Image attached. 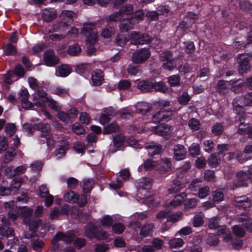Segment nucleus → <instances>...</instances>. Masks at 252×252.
I'll return each instance as SVG.
<instances>
[{
	"mask_svg": "<svg viewBox=\"0 0 252 252\" xmlns=\"http://www.w3.org/2000/svg\"><path fill=\"white\" fill-rule=\"evenodd\" d=\"M239 222L242 224L234 225L232 228L233 234L238 237H243L246 233V228L248 231L252 232V219L248 217L240 218Z\"/></svg>",
	"mask_w": 252,
	"mask_h": 252,
	"instance_id": "nucleus-2",
	"label": "nucleus"
},
{
	"mask_svg": "<svg viewBox=\"0 0 252 252\" xmlns=\"http://www.w3.org/2000/svg\"><path fill=\"white\" fill-rule=\"evenodd\" d=\"M201 181L198 179L193 180L189 186V188L192 191H197L201 187Z\"/></svg>",
	"mask_w": 252,
	"mask_h": 252,
	"instance_id": "nucleus-46",
	"label": "nucleus"
},
{
	"mask_svg": "<svg viewBox=\"0 0 252 252\" xmlns=\"http://www.w3.org/2000/svg\"><path fill=\"white\" fill-rule=\"evenodd\" d=\"M239 6L241 9L244 10H251L252 9V4L249 1L245 0L239 1Z\"/></svg>",
	"mask_w": 252,
	"mask_h": 252,
	"instance_id": "nucleus-64",
	"label": "nucleus"
},
{
	"mask_svg": "<svg viewBox=\"0 0 252 252\" xmlns=\"http://www.w3.org/2000/svg\"><path fill=\"white\" fill-rule=\"evenodd\" d=\"M93 85L99 86L102 84L103 81V75L100 69H96L92 74Z\"/></svg>",
	"mask_w": 252,
	"mask_h": 252,
	"instance_id": "nucleus-23",
	"label": "nucleus"
},
{
	"mask_svg": "<svg viewBox=\"0 0 252 252\" xmlns=\"http://www.w3.org/2000/svg\"><path fill=\"white\" fill-rule=\"evenodd\" d=\"M74 238L75 235L73 232L71 231H68L66 233L59 232L56 234L52 242L53 243H55L56 241L61 240L65 242V243H69L72 242Z\"/></svg>",
	"mask_w": 252,
	"mask_h": 252,
	"instance_id": "nucleus-12",
	"label": "nucleus"
},
{
	"mask_svg": "<svg viewBox=\"0 0 252 252\" xmlns=\"http://www.w3.org/2000/svg\"><path fill=\"white\" fill-rule=\"evenodd\" d=\"M119 126L116 123H112L106 126L104 129L105 133H110L117 131L119 129Z\"/></svg>",
	"mask_w": 252,
	"mask_h": 252,
	"instance_id": "nucleus-52",
	"label": "nucleus"
},
{
	"mask_svg": "<svg viewBox=\"0 0 252 252\" xmlns=\"http://www.w3.org/2000/svg\"><path fill=\"white\" fill-rule=\"evenodd\" d=\"M203 219L200 215H195L192 220V224L194 227H199L203 224Z\"/></svg>",
	"mask_w": 252,
	"mask_h": 252,
	"instance_id": "nucleus-53",
	"label": "nucleus"
},
{
	"mask_svg": "<svg viewBox=\"0 0 252 252\" xmlns=\"http://www.w3.org/2000/svg\"><path fill=\"white\" fill-rule=\"evenodd\" d=\"M189 154L191 157H196L200 154V146L198 144L193 143L189 148Z\"/></svg>",
	"mask_w": 252,
	"mask_h": 252,
	"instance_id": "nucleus-40",
	"label": "nucleus"
},
{
	"mask_svg": "<svg viewBox=\"0 0 252 252\" xmlns=\"http://www.w3.org/2000/svg\"><path fill=\"white\" fill-rule=\"evenodd\" d=\"M19 99L21 102L22 106L24 109H28L33 106V103L28 100L30 94L26 89H22L19 93Z\"/></svg>",
	"mask_w": 252,
	"mask_h": 252,
	"instance_id": "nucleus-13",
	"label": "nucleus"
},
{
	"mask_svg": "<svg viewBox=\"0 0 252 252\" xmlns=\"http://www.w3.org/2000/svg\"><path fill=\"white\" fill-rule=\"evenodd\" d=\"M46 102L48 103L49 106L56 111H60L62 106L56 101L52 98H49Z\"/></svg>",
	"mask_w": 252,
	"mask_h": 252,
	"instance_id": "nucleus-56",
	"label": "nucleus"
},
{
	"mask_svg": "<svg viewBox=\"0 0 252 252\" xmlns=\"http://www.w3.org/2000/svg\"><path fill=\"white\" fill-rule=\"evenodd\" d=\"M208 162L210 166L215 167L220 163V159L216 154H213L208 158Z\"/></svg>",
	"mask_w": 252,
	"mask_h": 252,
	"instance_id": "nucleus-42",
	"label": "nucleus"
},
{
	"mask_svg": "<svg viewBox=\"0 0 252 252\" xmlns=\"http://www.w3.org/2000/svg\"><path fill=\"white\" fill-rule=\"evenodd\" d=\"M154 228L153 223H147L141 228L140 235L143 237L149 236L152 234Z\"/></svg>",
	"mask_w": 252,
	"mask_h": 252,
	"instance_id": "nucleus-27",
	"label": "nucleus"
},
{
	"mask_svg": "<svg viewBox=\"0 0 252 252\" xmlns=\"http://www.w3.org/2000/svg\"><path fill=\"white\" fill-rule=\"evenodd\" d=\"M57 13L55 10L45 9L42 13V18L46 22H50L57 17Z\"/></svg>",
	"mask_w": 252,
	"mask_h": 252,
	"instance_id": "nucleus-28",
	"label": "nucleus"
},
{
	"mask_svg": "<svg viewBox=\"0 0 252 252\" xmlns=\"http://www.w3.org/2000/svg\"><path fill=\"white\" fill-rule=\"evenodd\" d=\"M145 149L147 150L150 156H153L161 153L162 146L159 144L151 142L146 144Z\"/></svg>",
	"mask_w": 252,
	"mask_h": 252,
	"instance_id": "nucleus-15",
	"label": "nucleus"
},
{
	"mask_svg": "<svg viewBox=\"0 0 252 252\" xmlns=\"http://www.w3.org/2000/svg\"><path fill=\"white\" fill-rule=\"evenodd\" d=\"M22 178L14 179L12 180L10 187L11 191H16L20 188L22 184Z\"/></svg>",
	"mask_w": 252,
	"mask_h": 252,
	"instance_id": "nucleus-51",
	"label": "nucleus"
},
{
	"mask_svg": "<svg viewBox=\"0 0 252 252\" xmlns=\"http://www.w3.org/2000/svg\"><path fill=\"white\" fill-rule=\"evenodd\" d=\"M173 117L172 111L166 109H161L153 116L152 121L155 123H159L161 122H168Z\"/></svg>",
	"mask_w": 252,
	"mask_h": 252,
	"instance_id": "nucleus-5",
	"label": "nucleus"
},
{
	"mask_svg": "<svg viewBox=\"0 0 252 252\" xmlns=\"http://www.w3.org/2000/svg\"><path fill=\"white\" fill-rule=\"evenodd\" d=\"M186 197V194L184 192L174 195V206L182 204Z\"/></svg>",
	"mask_w": 252,
	"mask_h": 252,
	"instance_id": "nucleus-55",
	"label": "nucleus"
},
{
	"mask_svg": "<svg viewBox=\"0 0 252 252\" xmlns=\"http://www.w3.org/2000/svg\"><path fill=\"white\" fill-rule=\"evenodd\" d=\"M140 32L136 31H132L129 34V38L131 43L134 45H139L140 42Z\"/></svg>",
	"mask_w": 252,
	"mask_h": 252,
	"instance_id": "nucleus-38",
	"label": "nucleus"
},
{
	"mask_svg": "<svg viewBox=\"0 0 252 252\" xmlns=\"http://www.w3.org/2000/svg\"><path fill=\"white\" fill-rule=\"evenodd\" d=\"M197 195L200 199H203L207 197L210 193V189L208 186L201 187L198 190Z\"/></svg>",
	"mask_w": 252,
	"mask_h": 252,
	"instance_id": "nucleus-47",
	"label": "nucleus"
},
{
	"mask_svg": "<svg viewBox=\"0 0 252 252\" xmlns=\"http://www.w3.org/2000/svg\"><path fill=\"white\" fill-rule=\"evenodd\" d=\"M126 139V137L123 134L116 135L113 138V142L114 147L116 148H120L123 145Z\"/></svg>",
	"mask_w": 252,
	"mask_h": 252,
	"instance_id": "nucleus-30",
	"label": "nucleus"
},
{
	"mask_svg": "<svg viewBox=\"0 0 252 252\" xmlns=\"http://www.w3.org/2000/svg\"><path fill=\"white\" fill-rule=\"evenodd\" d=\"M95 28V24L94 23H85L82 28L81 33L86 36H88L92 31Z\"/></svg>",
	"mask_w": 252,
	"mask_h": 252,
	"instance_id": "nucleus-36",
	"label": "nucleus"
},
{
	"mask_svg": "<svg viewBox=\"0 0 252 252\" xmlns=\"http://www.w3.org/2000/svg\"><path fill=\"white\" fill-rule=\"evenodd\" d=\"M78 114V111L75 108H71L66 112L60 111L58 113V118L63 122L75 119Z\"/></svg>",
	"mask_w": 252,
	"mask_h": 252,
	"instance_id": "nucleus-9",
	"label": "nucleus"
},
{
	"mask_svg": "<svg viewBox=\"0 0 252 252\" xmlns=\"http://www.w3.org/2000/svg\"><path fill=\"white\" fill-rule=\"evenodd\" d=\"M64 197L65 201L71 203L76 202L78 198L77 195L73 191L66 192L64 195Z\"/></svg>",
	"mask_w": 252,
	"mask_h": 252,
	"instance_id": "nucleus-43",
	"label": "nucleus"
},
{
	"mask_svg": "<svg viewBox=\"0 0 252 252\" xmlns=\"http://www.w3.org/2000/svg\"><path fill=\"white\" fill-rule=\"evenodd\" d=\"M137 88L144 92H149L153 90V83L147 81L139 82L137 84Z\"/></svg>",
	"mask_w": 252,
	"mask_h": 252,
	"instance_id": "nucleus-29",
	"label": "nucleus"
},
{
	"mask_svg": "<svg viewBox=\"0 0 252 252\" xmlns=\"http://www.w3.org/2000/svg\"><path fill=\"white\" fill-rule=\"evenodd\" d=\"M187 152L182 145H177L174 147V159L177 160L184 159L186 157Z\"/></svg>",
	"mask_w": 252,
	"mask_h": 252,
	"instance_id": "nucleus-24",
	"label": "nucleus"
},
{
	"mask_svg": "<svg viewBox=\"0 0 252 252\" xmlns=\"http://www.w3.org/2000/svg\"><path fill=\"white\" fill-rule=\"evenodd\" d=\"M172 126L166 125L155 126L153 130L156 134L161 135L164 138L168 139L172 136Z\"/></svg>",
	"mask_w": 252,
	"mask_h": 252,
	"instance_id": "nucleus-10",
	"label": "nucleus"
},
{
	"mask_svg": "<svg viewBox=\"0 0 252 252\" xmlns=\"http://www.w3.org/2000/svg\"><path fill=\"white\" fill-rule=\"evenodd\" d=\"M8 182L5 180H3L0 185V195H9L12 191L10 187H8Z\"/></svg>",
	"mask_w": 252,
	"mask_h": 252,
	"instance_id": "nucleus-34",
	"label": "nucleus"
},
{
	"mask_svg": "<svg viewBox=\"0 0 252 252\" xmlns=\"http://www.w3.org/2000/svg\"><path fill=\"white\" fill-rule=\"evenodd\" d=\"M125 227L122 224L120 223H116L112 226L113 231L116 234H121L125 230Z\"/></svg>",
	"mask_w": 252,
	"mask_h": 252,
	"instance_id": "nucleus-63",
	"label": "nucleus"
},
{
	"mask_svg": "<svg viewBox=\"0 0 252 252\" xmlns=\"http://www.w3.org/2000/svg\"><path fill=\"white\" fill-rule=\"evenodd\" d=\"M16 153L13 148H10L5 153L3 157V162L5 163H9L13 160L16 156Z\"/></svg>",
	"mask_w": 252,
	"mask_h": 252,
	"instance_id": "nucleus-32",
	"label": "nucleus"
},
{
	"mask_svg": "<svg viewBox=\"0 0 252 252\" xmlns=\"http://www.w3.org/2000/svg\"><path fill=\"white\" fill-rule=\"evenodd\" d=\"M145 17V14L142 10L135 11L132 15L131 19L135 20L137 22L143 21Z\"/></svg>",
	"mask_w": 252,
	"mask_h": 252,
	"instance_id": "nucleus-48",
	"label": "nucleus"
},
{
	"mask_svg": "<svg viewBox=\"0 0 252 252\" xmlns=\"http://www.w3.org/2000/svg\"><path fill=\"white\" fill-rule=\"evenodd\" d=\"M36 129L41 132L40 137L42 138L40 139L41 143H44L46 141L49 148H52L55 144V140L50 132L51 126L49 124L38 123L35 125Z\"/></svg>",
	"mask_w": 252,
	"mask_h": 252,
	"instance_id": "nucleus-1",
	"label": "nucleus"
},
{
	"mask_svg": "<svg viewBox=\"0 0 252 252\" xmlns=\"http://www.w3.org/2000/svg\"><path fill=\"white\" fill-rule=\"evenodd\" d=\"M133 27L134 23L131 18L123 21L120 25V28L122 32H127L133 29Z\"/></svg>",
	"mask_w": 252,
	"mask_h": 252,
	"instance_id": "nucleus-31",
	"label": "nucleus"
},
{
	"mask_svg": "<svg viewBox=\"0 0 252 252\" xmlns=\"http://www.w3.org/2000/svg\"><path fill=\"white\" fill-rule=\"evenodd\" d=\"M133 11V8L131 4H126V5L122 6L121 7L120 11L123 16V15H128L132 13Z\"/></svg>",
	"mask_w": 252,
	"mask_h": 252,
	"instance_id": "nucleus-50",
	"label": "nucleus"
},
{
	"mask_svg": "<svg viewBox=\"0 0 252 252\" xmlns=\"http://www.w3.org/2000/svg\"><path fill=\"white\" fill-rule=\"evenodd\" d=\"M128 41L126 34L119 33L116 37L115 41L117 45L121 47L124 46Z\"/></svg>",
	"mask_w": 252,
	"mask_h": 252,
	"instance_id": "nucleus-39",
	"label": "nucleus"
},
{
	"mask_svg": "<svg viewBox=\"0 0 252 252\" xmlns=\"http://www.w3.org/2000/svg\"><path fill=\"white\" fill-rule=\"evenodd\" d=\"M239 101L240 103L243 104L245 106H252V92L247 93L243 98H234L232 103L234 109L236 110L237 108L240 110L242 109L240 104L238 103Z\"/></svg>",
	"mask_w": 252,
	"mask_h": 252,
	"instance_id": "nucleus-8",
	"label": "nucleus"
},
{
	"mask_svg": "<svg viewBox=\"0 0 252 252\" xmlns=\"http://www.w3.org/2000/svg\"><path fill=\"white\" fill-rule=\"evenodd\" d=\"M234 205L237 207L244 209L249 208L251 205V202L246 196L236 197L233 202Z\"/></svg>",
	"mask_w": 252,
	"mask_h": 252,
	"instance_id": "nucleus-16",
	"label": "nucleus"
},
{
	"mask_svg": "<svg viewBox=\"0 0 252 252\" xmlns=\"http://www.w3.org/2000/svg\"><path fill=\"white\" fill-rule=\"evenodd\" d=\"M150 56L148 49L143 48L134 52L132 56V62L135 63H141L146 61Z\"/></svg>",
	"mask_w": 252,
	"mask_h": 252,
	"instance_id": "nucleus-7",
	"label": "nucleus"
},
{
	"mask_svg": "<svg viewBox=\"0 0 252 252\" xmlns=\"http://www.w3.org/2000/svg\"><path fill=\"white\" fill-rule=\"evenodd\" d=\"M56 75L60 77H66L72 70V68L67 64H62L58 66L56 69Z\"/></svg>",
	"mask_w": 252,
	"mask_h": 252,
	"instance_id": "nucleus-20",
	"label": "nucleus"
},
{
	"mask_svg": "<svg viewBox=\"0 0 252 252\" xmlns=\"http://www.w3.org/2000/svg\"><path fill=\"white\" fill-rule=\"evenodd\" d=\"M54 94L62 97H65L69 95L68 90L60 87L55 89Z\"/></svg>",
	"mask_w": 252,
	"mask_h": 252,
	"instance_id": "nucleus-58",
	"label": "nucleus"
},
{
	"mask_svg": "<svg viewBox=\"0 0 252 252\" xmlns=\"http://www.w3.org/2000/svg\"><path fill=\"white\" fill-rule=\"evenodd\" d=\"M75 15L74 13L72 11L63 10L60 15V19L70 23L72 21V18Z\"/></svg>",
	"mask_w": 252,
	"mask_h": 252,
	"instance_id": "nucleus-33",
	"label": "nucleus"
},
{
	"mask_svg": "<svg viewBox=\"0 0 252 252\" xmlns=\"http://www.w3.org/2000/svg\"><path fill=\"white\" fill-rule=\"evenodd\" d=\"M252 177V174L249 169L246 171H240L237 174V187H245L247 186L246 181Z\"/></svg>",
	"mask_w": 252,
	"mask_h": 252,
	"instance_id": "nucleus-14",
	"label": "nucleus"
},
{
	"mask_svg": "<svg viewBox=\"0 0 252 252\" xmlns=\"http://www.w3.org/2000/svg\"><path fill=\"white\" fill-rule=\"evenodd\" d=\"M161 93H165L168 92V88L162 82H158L153 83V89Z\"/></svg>",
	"mask_w": 252,
	"mask_h": 252,
	"instance_id": "nucleus-44",
	"label": "nucleus"
},
{
	"mask_svg": "<svg viewBox=\"0 0 252 252\" xmlns=\"http://www.w3.org/2000/svg\"><path fill=\"white\" fill-rule=\"evenodd\" d=\"M159 13L155 11H148L145 16L148 20L155 21L158 19Z\"/></svg>",
	"mask_w": 252,
	"mask_h": 252,
	"instance_id": "nucleus-59",
	"label": "nucleus"
},
{
	"mask_svg": "<svg viewBox=\"0 0 252 252\" xmlns=\"http://www.w3.org/2000/svg\"><path fill=\"white\" fill-rule=\"evenodd\" d=\"M81 52L80 46L78 44H74L69 46L68 53L70 56L78 55Z\"/></svg>",
	"mask_w": 252,
	"mask_h": 252,
	"instance_id": "nucleus-37",
	"label": "nucleus"
},
{
	"mask_svg": "<svg viewBox=\"0 0 252 252\" xmlns=\"http://www.w3.org/2000/svg\"><path fill=\"white\" fill-rule=\"evenodd\" d=\"M61 144L58 149L55 152V155L58 158L64 156L66 151L69 149V142L67 141L63 140Z\"/></svg>",
	"mask_w": 252,
	"mask_h": 252,
	"instance_id": "nucleus-25",
	"label": "nucleus"
},
{
	"mask_svg": "<svg viewBox=\"0 0 252 252\" xmlns=\"http://www.w3.org/2000/svg\"><path fill=\"white\" fill-rule=\"evenodd\" d=\"M97 229V225L93 223H88L85 227L84 235L90 239L94 238Z\"/></svg>",
	"mask_w": 252,
	"mask_h": 252,
	"instance_id": "nucleus-21",
	"label": "nucleus"
},
{
	"mask_svg": "<svg viewBox=\"0 0 252 252\" xmlns=\"http://www.w3.org/2000/svg\"><path fill=\"white\" fill-rule=\"evenodd\" d=\"M15 126L13 124H7L5 126V131L7 135L12 136L15 132Z\"/></svg>",
	"mask_w": 252,
	"mask_h": 252,
	"instance_id": "nucleus-62",
	"label": "nucleus"
},
{
	"mask_svg": "<svg viewBox=\"0 0 252 252\" xmlns=\"http://www.w3.org/2000/svg\"><path fill=\"white\" fill-rule=\"evenodd\" d=\"M231 90L232 92L235 93H239L241 92L243 89V86L239 82V81H231Z\"/></svg>",
	"mask_w": 252,
	"mask_h": 252,
	"instance_id": "nucleus-45",
	"label": "nucleus"
},
{
	"mask_svg": "<svg viewBox=\"0 0 252 252\" xmlns=\"http://www.w3.org/2000/svg\"><path fill=\"white\" fill-rule=\"evenodd\" d=\"M161 168L159 169L161 174L165 173L170 169L171 162L167 158L162 159L160 162Z\"/></svg>",
	"mask_w": 252,
	"mask_h": 252,
	"instance_id": "nucleus-35",
	"label": "nucleus"
},
{
	"mask_svg": "<svg viewBox=\"0 0 252 252\" xmlns=\"http://www.w3.org/2000/svg\"><path fill=\"white\" fill-rule=\"evenodd\" d=\"M113 221V220L112 217L106 215L102 217V219L100 221V223L102 226L105 227H110L112 225Z\"/></svg>",
	"mask_w": 252,
	"mask_h": 252,
	"instance_id": "nucleus-49",
	"label": "nucleus"
},
{
	"mask_svg": "<svg viewBox=\"0 0 252 252\" xmlns=\"http://www.w3.org/2000/svg\"><path fill=\"white\" fill-rule=\"evenodd\" d=\"M156 218L158 220L167 219V221H173V213L172 209L166 208L159 211L156 215Z\"/></svg>",
	"mask_w": 252,
	"mask_h": 252,
	"instance_id": "nucleus-19",
	"label": "nucleus"
},
{
	"mask_svg": "<svg viewBox=\"0 0 252 252\" xmlns=\"http://www.w3.org/2000/svg\"><path fill=\"white\" fill-rule=\"evenodd\" d=\"M160 60L162 62V67L164 69L171 71L173 68V55L170 51H165L160 55Z\"/></svg>",
	"mask_w": 252,
	"mask_h": 252,
	"instance_id": "nucleus-6",
	"label": "nucleus"
},
{
	"mask_svg": "<svg viewBox=\"0 0 252 252\" xmlns=\"http://www.w3.org/2000/svg\"><path fill=\"white\" fill-rule=\"evenodd\" d=\"M67 21L63 20H61L57 21L55 24L53 25L52 29L49 30V32H64L68 29L69 24Z\"/></svg>",
	"mask_w": 252,
	"mask_h": 252,
	"instance_id": "nucleus-18",
	"label": "nucleus"
},
{
	"mask_svg": "<svg viewBox=\"0 0 252 252\" xmlns=\"http://www.w3.org/2000/svg\"><path fill=\"white\" fill-rule=\"evenodd\" d=\"M93 182L92 179L85 180L83 185V190L84 192L87 193L91 191L92 189Z\"/></svg>",
	"mask_w": 252,
	"mask_h": 252,
	"instance_id": "nucleus-61",
	"label": "nucleus"
},
{
	"mask_svg": "<svg viewBox=\"0 0 252 252\" xmlns=\"http://www.w3.org/2000/svg\"><path fill=\"white\" fill-rule=\"evenodd\" d=\"M43 59L45 64L48 66L55 65L59 62V59L55 56L54 50L51 49L45 51L44 54Z\"/></svg>",
	"mask_w": 252,
	"mask_h": 252,
	"instance_id": "nucleus-11",
	"label": "nucleus"
},
{
	"mask_svg": "<svg viewBox=\"0 0 252 252\" xmlns=\"http://www.w3.org/2000/svg\"><path fill=\"white\" fill-rule=\"evenodd\" d=\"M41 222L42 220L40 219H37L33 221L28 220L27 222H25V224L29 225L30 231L34 232L41 224Z\"/></svg>",
	"mask_w": 252,
	"mask_h": 252,
	"instance_id": "nucleus-41",
	"label": "nucleus"
},
{
	"mask_svg": "<svg viewBox=\"0 0 252 252\" xmlns=\"http://www.w3.org/2000/svg\"><path fill=\"white\" fill-rule=\"evenodd\" d=\"M212 197L214 202L219 203L223 200L224 195L221 191H215L212 193Z\"/></svg>",
	"mask_w": 252,
	"mask_h": 252,
	"instance_id": "nucleus-57",
	"label": "nucleus"
},
{
	"mask_svg": "<svg viewBox=\"0 0 252 252\" xmlns=\"http://www.w3.org/2000/svg\"><path fill=\"white\" fill-rule=\"evenodd\" d=\"M241 57V62L239 63V72L243 74L250 70V66L249 62L247 58L245 57L244 55H239Z\"/></svg>",
	"mask_w": 252,
	"mask_h": 252,
	"instance_id": "nucleus-22",
	"label": "nucleus"
},
{
	"mask_svg": "<svg viewBox=\"0 0 252 252\" xmlns=\"http://www.w3.org/2000/svg\"><path fill=\"white\" fill-rule=\"evenodd\" d=\"M2 225L0 226V237H5L7 238H13L14 239L15 233L13 228L9 227L10 222L9 220L5 217L1 219Z\"/></svg>",
	"mask_w": 252,
	"mask_h": 252,
	"instance_id": "nucleus-4",
	"label": "nucleus"
},
{
	"mask_svg": "<svg viewBox=\"0 0 252 252\" xmlns=\"http://www.w3.org/2000/svg\"><path fill=\"white\" fill-rule=\"evenodd\" d=\"M16 52L17 50L15 46L9 43L5 46L4 49L5 55L8 56L13 55L16 53Z\"/></svg>",
	"mask_w": 252,
	"mask_h": 252,
	"instance_id": "nucleus-54",
	"label": "nucleus"
},
{
	"mask_svg": "<svg viewBox=\"0 0 252 252\" xmlns=\"http://www.w3.org/2000/svg\"><path fill=\"white\" fill-rule=\"evenodd\" d=\"M138 112L145 114L152 110V106L151 104L146 102H138L136 105Z\"/></svg>",
	"mask_w": 252,
	"mask_h": 252,
	"instance_id": "nucleus-26",
	"label": "nucleus"
},
{
	"mask_svg": "<svg viewBox=\"0 0 252 252\" xmlns=\"http://www.w3.org/2000/svg\"><path fill=\"white\" fill-rule=\"evenodd\" d=\"M109 235L106 231L101 230L97 231L94 235V238L98 240H105Z\"/></svg>",
	"mask_w": 252,
	"mask_h": 252,
	"instance_id": "nucleus-60",
	"label": "nucleus"
},
{
	"mask_svg": "<svg viewBox=\"0 0 252 252\" xmlns=\"http://www.w3.org/2000/svg\"><path fill=\"white\" fill-rule=\"evenodd\" d=\"M245 114L243 113H238L235 116L236 121H238L241 122L238 127V132L242 135H245L247 134V131L249 128L250 126H248V125L244 123L241 122L243 120L245 121V119L244 118Z\"/></svg>",
	"mask_w": 252,
	"mask_h": 252,
	"instance_id": "nucleus-17",
	"label": "nucleus"
},
{
	"mask_svg": "<svg viewBox=\"0 0 252 252\" xmlns=\"http://www.w3.org/2000/svg\"><path fill=\"white\" fill-rule=\"evenodd\" d=\"M218 222L219 219L217 217L210 219L208 223L209 228L211 229H217L218 235H222L224 240L229 241L231 238L230 232L225 226L219 225Z\"/></svg>",
	"mask_w": 252,
	"mask_h": 252,
	"instance_id": "nucleus-3",
	"label": "nucleus"
}]
</instances>
